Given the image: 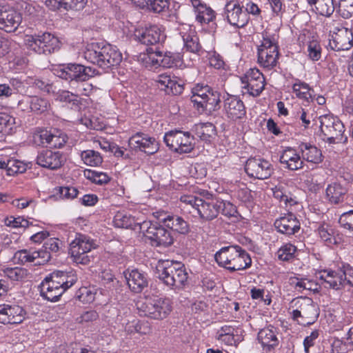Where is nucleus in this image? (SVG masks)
<instances>
[{"label":"nucleus","instance_id":"39","mask_svg":"<svg viewBox=\"0 0 353 353\" xmlns=\"http://www.w3.org/2000/svg\"><path fill=\"white\" fill-rule=\"evenodd\" d=\"M273 196L283 204V207H292L297 204L295 198L292 197V194L287 190L286 187L283 185H276L272 188Z\"/></svg>","mask_w":353,"mask_h":353},{"label":"nucleus","instance_id":"5","mask_svg":"<svg viewBox=\"0 0 353 353\" xmlns=\"http://www.w3.org/2000/svg\"><path fill=\"white\" fill-rule=\"evenodd\" d=\"M214 259L220 267L230 272L247 269L252 264L249 254L239 245L223 247L216 252Z\"/></svg>","mask_w":353,"mask_h":353},{"label":"nucleus","instance_id":"21","mask_svg":"<svg viewBox=\"0 0 353 353\" xmlns=\"http://www.w3.org/2000/svg\"><path fill=\"white\" fill-rule=\"evenodd\" d=\"M21 21L22 17L19 12L0 4V30L13 32L17 30Z\"/></svg>","mask_w":353,"mask_h":353},{"label":"nucleus","instance_id":"59","mask_svg":"<svg viewBox=\"0 0 353 353\" xmlns=\"http://www.w3.org/2000/svg\"><path fill=\"white\" fill-rule=\"evenodd\" d=\"M51 132L47 130H39L34 132L32 140L37 145H48Z\"/></svg>","mask_w":353,"mask_h":353},{"label":"nucleus","instance_id":"43","mask_svg":"<svg viewBox=\"0 0 353 353\" xmlns=\"http://www.w3.org/2000/svg\"><path fill=\"white\" fill-rule=\"evenodd\" d=\"M242 83L244 85L242 87L243 92L248 93L249 95L256 97H259L265 88V78L260 79L256 81H245L242 79Z\"/></svg>","mask_w":353,"mask_h":353},{"label":"nucleus","instance_id":"14","mask_svg":"<svg viewBox=\"0 0 353 353\" xmlns=\"http://www.w3.org/2000/svg\"><path fill=\"white\" fill-rule=\"evenodd\" d=\"M93 73L91 68L77 63L62 65L55 69V74L59 77L69 81H88Z\"/></svg>","mask_w":353,"mask_h":353},{"label":"nucleus","instance_id":"29","mask_svg":"<svg viewBox=\"0 0 353 353\" xmlns=\"http://www.w3.org/2000/svg\"><path fill=\"white\" fill-rule=\"evenodd\" d=\"M279 161L285 165V168L290 170H298L303 168L304 161L297 151L292 148H287L282 152Z\"/></svg>","mask_w":353,"mask_h":353},{"label":"nucleus","instance_id":"64","mask_svg":"<svg viewBox=\"0 0 353 353\" xmlns=\"http://www.w3.org/2000/svg\"><path fill=\"white\" fill-rule=\"evenodd\" d=\"M339 223L345 229L353 230V210L342 214L339 218Z\"/></svg>","mask_w":353,"mask_h":353},{"label":"nucleus","instance_id":"4","mask_svg":"<svg viewBox=\"0 0 353 353\" xmlns=\"http://www.w3.org/2000/svg\"><path fill=\"white\" fill-rule=\"evenodd\" d=\"M159 279L175 292L183 290L188 284V273L185 265L179 261H163L157 267Z\"/></svg>","mask_w":353,"mask_h":353},{"label":"nucleus","instance_id":"49","mask_svg":"<svg viewBox=\"0 0 353 353\" xmlns=\"http://www.w3.org/2000/svg\"><path fill=\"white\" fill-rule=\"evenodd\" d=\"M113 223L115 227L121 228H132L135 223L134 217L124 212H118L114 216Z\"/></svg>","mask_w":353,"mask_h":353},{"label":"nucleus","instance_id":"12","mask_svg":"<svg viewBox=\"0 0 353 353\" xmlns=\"http://www.w3.org/2000/svg\"><path fill=\"white\" fill-rule=\"evenodd\" d=\"M172 301L168 298L150 300L140 307L143 314L155 320L165 319L172 310Z\"/></svg>","mask_w":353,"mask_h":353},{"label":"nucleus","instance_id":"45","mask_svg":"<svg viewBox=\"0 0 353 353\" xmlns=\"http://www.w3.org/2000/svg\"><path fill=\"white\" fill-rule=\"evenodd\" d=\"M220 102V93L211 89L205 101H203V107L201 108L199 112H204L207 110L209 111L219 110L221 107Z\"/></svg>","mask_w":353,"mask_h":353},{"label":"nucleus","instance_id":"23","mask_svg":"<svg viewBox=\"0 0 353 353\" xmlns=\"http://www.w3.org/2000/svg\"><path fill=\"white\" fill-rule=\"evenodd\" d=\"M149 59L154 66L174 68L182 64V56L180 53L165 52L163 54L162 52L157 50L150 54Z\"/></svg>","mask_w":353,"mask_h":353},{"label":"nucleus","instance_id":"24","mask_svg":"<svg viewBox=\"0 0 353 353\" xmlns=\"http://www.w3.org/2000/svg\"><path fill=\"white\" fill-rule=\"evenodd\" d=\"M274 225L279 232L288 236L297 233L301 228L299 221L292 213H288L276 219Z\"/></svg>","mask_w":353,"mask_h":353},{"label":"nucleus","instance_id":"47","mask_svg":"<svg viewBox=\"0 0 353 353\" xmlns=\"http://www.w3.org/2000/svg\"><path fill=\"white\" fill-rule=\"evenodd\" d=\"M4 277L12 281H21L28 278V270L26 268L15 267L6 268L3 270Z\"/></svg>","mask_w":353,"mask_h":353},{"label":"nucleus","instance_id":"11","mask_svg":"<svg viewBox=\"0 0 353 353\" xmlns=\"http://www.w3.org/2000/svg\"><path fill=\"white\" fill-rule=\"evenodd\" d=\"M138 224L141 232L151 241L152 245L168 247L173 243L170 232L157 223L144 221Z\"/></svg>","mask_w":353,"mask_h":353},{"label":"nucleus","instance_id":"13","mask_svg":"<svg viewBox=\"0 0 353 353\" xmlns=\"http://www.w3.org/2000/svg\"><path fill=\"white\" fill-rule=\"evenodd\" d=\"M164 141L171 150L181 154L190 152L194 147V137L188 132L170 131L165 134Z\"/></svg>","mask_w":353,"mask_h":353},{"label":"nucleus","instance_id":"51","mask_svg":"<svg viewBox=\"0 0 353 353\" xmlns=\"http://www.w3.org/2000/svg\"><path fill=\"white\" fill-rule=\"evenodd\" d=\"M148 10L155 13H162L169 8V0H144Z\"/></svg>","mask_w":353,"mask_h":353},{"label":"nucleus","instance_id":"35","mask_svg":"<svg viewBox=\"0 0 353 353\" xmlns=\"http://www.w3.org/2000/svg\"><path fill=\"white\" fill-rule=\"evenodd\" d=\"M159 219L162 221L167 228L176 231L180 234H187L189 232V225L183 218L177 215H164L163 217H159Z\"/></svg>","mask_w":353,"mask_h":353},{"label":"nucleus","instance_id":"9","mask_svg":"<svg viewBox=\"0 0 353 353\" xmlns=\"http://www.w3.org/2000/svg\"><path fill=\"white\" fill-rule=\"evenodd\" d=\"M321 136L323 140L330 144L343 142L345 128L343 123L331 114H324L319 117Z\"/></svg>","mask_w":353,"mask_h":353},{"label":"nucleus","instance_id":"3","mask_svg":"<svg viewBox=\"0 0 353 353\" xmlns=\"http://www.w3.org/2000/svg\"><path fill=\"white\" fill-rule=\"evenodd\" d=\"M83 57L88 62L103 69L118 65L122 60L121 53L115 47L100 43L88 44Z\"/></svg>","mask_w":353,"mask_h":353},{"label":"nucleus","instance_id":"42","mask_svg":"<svg viewBox=\"0 0 353 353\" xmlns=\"http://www.w3.org/2000/svg\"><path fill=\"white\" fill-rule=\"evenodd\" d=\"M316 13L324 16L330 17L332 14L335 10L334 0H307Z\"/></svg>","mask_w":353,"mask_h":353},{"label":"nucleus","instance_id":"10","mask_svg":"<svg viewBox=\"0 0 353 353\" xmlns=\"http://www.w3.org/2000/svg\"><path fill=\"white\" fill-rule=\"evenodd\" d=\"M97 246L94 241L90 236L78 234L70 243V254L75 263L87 265L90 262V256L88 253Z\"/></svg>","mask_w":353,"mask_h":353},{"label":"nucleus","instance_id":"40","mask_svg":"<svg viewBox=\"0 0 353 353\" xmlns=\"http://www.w3.org/2000/svg\"><path fill=\"white\" fill-rule=\"evenodd\" d=\"M292 91L297 98L302 99L307 103L314 100V90L304 81L297 79L292 85Z\"/></svg>","mask_w":353,"mask_h":353},{"label":"nucleus","instance_id":"52","mask_svg":"<svg viewBox=\"0 0 353 353\" xmlns=\"http://www.w3.org/2000/svg\"><path fill=\"white\" fill-rule=\"evenodd\" d=\"M4 223L5 225L8 227L19 230V232L24 231L25 229L29 226V221L21 216L7 217L4 221Z\"/></svg>","mask_w":353,"mask_h":353},{"label":"nucleus","instance_id":"26","mask_svg":"<svg viewBox=\"0 0 353 353\" xmlns=\"http://www.w3.org/2000/svg\"><path fill=\"white\" fill-rule=\"evenodd\" d=\"M223 108L227 116L232 120L241 119L246 113L243 102L236 96L228 95L224 101Z\"/></svg>","mask_w":353,"mask_h":353},{"label":"nucleus","instance_id":"6","mask_svg":"<svg viewBox=\"0 0 353 353\" xmlns=\"http://www.w3.org/2000/svg\"><path fill=\"white\" fill-rule=\"evenodd\" d=\"M279 34L276 30L266 28L261 33V40L258 46V63L267 70L276 65L279 52L278 47Z\"/></svg>","mask_w":353,"mask_h":353},{"label":"nucleus","instance_id":"34","mask_svg":"<svg viewBox=\"0 0 353 353\" xmlns=\"http://www.w3.org/2000/svg\"><path fill=\"white\" fill-rule=\"evenodd\" d=\"M180 34L184 42V48L187 51L194 54H199L201 51V46L194 29L189 26L188 30L183 28Z\"/></svg>","mask_w":353,"mask_h":353},{"label":"nucleus","instance_id":"62","mask_svg":"<svg viewBox=\"0 0 353 353\" xmlns=\"http://www.w3.org/2000/svg\"><path fill=\"white\" fill-rule=\"evenodd\" d=\"M220 210H221L222 214L228 217H236L237 209L236 207L229 201H221Z\"/></svg>","mask_w":353,"mask_h":353},{"label":"nucleus","instance_id":"33","mask_svg":"<svg viewBox=\"0 0 353 353\" xmlns=\"http://www.w3.org/2000/svg\"><path fill=\"white\" fill-rule=\"evenodd\" d=\"M87 0H46L45 4L52 10H79L84 8Z\"/></svg>","mask_w":353,"mask_h":353},{"label":"nucleus","instance_id":"31","mask_svg":"<svg viewBox=\"0 0 353 353\" xmlns=\"http://www.w3.org/2000/svg\"><path fill=\"white\" fill-rule=\"evenodd\" d=\"M347 189L339 182H332L325 189V199L334 205L339 204L345 201Z\"/></svg>","mask_w":353,"mask_h":353},{"label":"nucleus","instance_id":"1","mask_svg":"<svg viewBox=\"0 0 353 353\" xmlns=\"http://www.w3.org/2000/svg\"><path fill=\"white\" fill-rule=\"evenodd\" d=\"M220 205L216 199H203L192 194H185L180 198L179 208L185 215L209 221L217 217L220 212Z\"/></svg>","mask_w":353,"mask_h":353},{"label":"nucleus","instance_id":"17","mask_svg":"<svg viewBox=\"0 0 353 353\" xmlns=\"http://www.w3.org/2000/svg\"><path fill=\"white\" fill-rule=\"evenodd\" d=\"M134 37L145 46L162 44L166 39L165 28L158 25H150L142 30H136Z\"/></svg>","mask_w":353,"mask_h":353},{"label":"nucleus","instance_id":"61","mask_svg":"<svg viewBox=\"0 0 353 353\" xmlns=\"http://www.w3.org/2000/svg\"><path fill=\"white\" fill-rule=\"evenodd\" d=\"M59 193L62 199L72 200L77 197L79 192L75 187L63 186L59 188Z\"/></svg>","mask_w":353,"mask_h":353},{"label":"nucleus","instance_id":"46","mask_svg":"<svg viewBox=\"0 0 353 353\" xmlns=\"http://www.w3.org/2000/svg\"><path fill=\"white\" fill-rule=\"evenodd\" d=\"M81 158L85 165L92 167L99 166L103 162V157L101 154L94 150L82 151Z\"/></svg>","mask_w":353,"mask_h":353},{"label":"nucleus","instance_id":"48","mask_svg":"<svg viewBox=\"0 0 353 353\" xmlns=\"http://www.w3.org/2000/svg\"><path fill=\"white\" fill-rule=\"evenodd\" d=\"M296 251V246L291 243H285L278 250V259L281 261L290 262L294 259Z\"/></svg>","mask_w":353,"mask_h":353},{"label":"nucleus","instance_id":"54","mask_svg":"<svg viewBox=\"0 0 353 353\" xmlns=\"http://www.w3.org/2000/svg\"><path fill=\"white\" fill-rule=\"evenodd\" d=\"M56 100L60 102L72 104V105L76 107H78L80 103L78 94H72L68 90L59 91L57 94Z\"/></svg>","mask_w":353,"mask_h":353},{"label":"nucleus","instance_id":"44","mask_svg":"<svg viewBox=\"0 0 353 353\" xmlns=\"http://www.w3.org/2000/svg\"><path fill=\"white\" fill-rule=\"evenodd\" d=\"M193 131L197 137L204 141H210V139L215 135V126L211 123H200L195 124Z\"/></svg>","mask_w":353,"mask_h":353},{"label":"nucleus","instance_id":"20","mask_svg":"<svg viewBox=\"0 0 353 353\" xmlns=\"http://www.w3.org/2000/svg\"><path fill=\"white\" fill-rule=\"evenodd\" d=\"M65 161L66 158L63 152L48 149L40 151L36 158L38 165L50 170L61 168Z\"/></svg>","mask_w":353,"mask_h":353},{"label":"nucleus","instance_id":"58","mask_svg":"<svg viewBox=\"0 0 353 353\" xmlns=\"http://www.w3.org/2000/svg\"><path fill=\"white\" fill-rule=\"evenodd\" d=\"M340 15L344 19H348L353 14V0H339Z\"/></svg>","mask_w":353,"mask_h":353},{"label":"nucleus","instance_id":"60","mask_svg":"<svg viewBox=\"0 0 353 353\" xmlns=\"http://www.w3.org/2000/svg\"><path fill=\"white\" fill-rule=\"evenodd\" d=\"M320 238L327 244H332L334 241L332 229L327 224H321L317 229Z\"/></svg>","mask_w":353,"mask_h":353},{"label":"nucleus","instance_id":"55","mask_svg":"<svg viewBox=\"0 0 353 353\" xmlns=\"http://www.w3.org/2000/svg\"><path fill=\"white\" fill-rule=\"evenodd\" d=\"M15 124V118L3 112H0V133H10Z\"/></svg>","mask_w":353,"mask_h":353},{"label":"nucleus","instance_id":"32","mask_svg":"<svg viewBox=\"0 0 353 353\" xmlns=\"http://www.w3.org/2000/svg\"><path fill=\"white\" fill-rule=\"evenodd\" d=\"M319 278L324 281L325 288H330L334 290L343 288L342 271L323 270L319 272Z\"/></svg>","mask_w":353,"mask_h":353},{"label":"nucleus","instance_id":"57","mask_svg":"<svg viewBox=\"0 0 353 353\" xmlns=\"http://www.w3.org/2000/svg\"><path fill=\"white\" fill-rule=\"evenodd\" d=\"M307 56L312 61H319L321 57V48L316 40L310 41L307 48Z\"/></svg>","mask_w":353,"mask_h":353},{"label":"nucleus","instance_id":"56","mask_svg":"<svg viewBox=\"0 0 353 353\" xmlns=\"http://www.w3.org/2000/svg\"><path fill=\"white\" fill-rule=\"evenodd\" d=\"M26 170V164L22 161L14 159H10L7 161V172L8 175L23 173Z\"/></svg>","mask_w":353,"mask_h":353},{"label":"nucleus","instance_id":"15","mask_svg":"<svg viewBox=\"0 0 353 353\" xmlns=\"http://www.w3.org/2000/svg\"><path fill=\"white\" fill-rule=\"evenodd\" d=\"M245 171L251 178L264 180L272 175L274 169L269 161L261 157H250L246 161Z\"/></svg>","mask_w":353,"mask_h":353},{"label":"nucleus","instance_id":"25","mask_svg":"<svg viewBox=\"0 0 353 353\" xmlns=\"http://www.w3.org/2000/svg\"><path fill=\"white\" fill-rule=\"evenodd\" d=\"M193 7L196 21L201 24L213 23L216 19V12L201 0H190Z\"/></svg>","mask_w":353,"mask_h":353},{"label":"nucleus","instance_id":"63","mask_svg":"<svg viewBox=\"0 0 353 353\" xmlns=\"http://www.w3.org/2000/svg\"><path fill=\"white\" fill-rule=\"evenodd\" d=\"M88 178L98 185L106 184L110 180L105 173L96 171H89Z\"/></svg>","mask_w":353,"mask_h":353},{"label":"nucleus","instance_id":"53","mask_svg":"<svg viewBox=\"0 0 353 353\" xmlns=\"http://www.w3.org/2000/svg\"><path fill=\"white\" fill-rule=\"evenodd\" d=\"M49 145L51 148H61L68 141V136L61 131L51 132L50 137Z\"/></svg>","mask_w":353,"mask_h":353},{"label":"nucleus","instance_id":"36","mask_svg":"<svg viewBox=\"0 0 353 353\" xmlns=\"http://www.w3.org/2000/svg\"><path fill=\"white\" fill-rule=\"evenodd\" d=\"M299 148L301 152L303 161L305 160L315 164H318L323 161L321 151L315 145L308 143H301Z\"/></svg>","mask_w":353,"mask_h":353},{"label":"nucleus","instance_id":"50","mask_svg":"<svg viewBox=\"0 0 353 353\" xmlns=\"http://www.w3.org/2000/svg\"><path fill=\"white\" fill-rule=\"evenodd\" d=\"M125 331L128 333H139L141 334H148L151 332V327L148 322H141L134 320L128 323L125 326Z\"/></svg>","mask_w":353,"mask_h":353},{"label":"nucleus","instance_id":"37","mask_svg":"<svg viewBox=\"0 0 353 353\" xmlns=\"http://www.w3.org/2000/svg\"><path fill=\"white\" fill-rule=\"evenodd\" d=\"M211 88L207 85L196 84L192 89V96L190 98L191 103L193 106L200 111L201 108L203 107V101H205L208 93L211 90Z\"/></svg>","mask_w":353,"mask_h":353},{"label":"nucleus","instance_id":"22","mask_svg":"<svg viewBox=\"0 0 353 353\" xmlns=\"http://www.w3.org/2000/svg\"><path fill=\"white\" fill-rule=\"evenodd\" d=\"M128 146L132 150H140L149 154H154L158 150L156 139L141 132L129 139Z\"/></svg>","mask_w":353,"mask_h":353},{"label":"nucleus","instance_id":"30","mask_svg":"<svg viewBox=\"0 0 353 353\" xmlns=\"http://www.w3.org/2000/svg\"><path fill=\"white\" fill-rule=\"evenodd\" d=\"M156 82L159 88L164 90L168 94L177 95L180 94L183 90V85L178 83L176 78L171 77L170 74L167 73L158 75Z\"/></svg>","mask_w":353,"mask_h":353},{"label":"nucleus","instance_id":"28","mask_svg":"<svg viewBox=\"0 0 353 353\" xmlns=\"http://www.w3.org/2000/svg\"><path fill=\"white\" fill-rule=\"evenodd\" d=\"M258 340L264 351L270 352L274 350L279 343L277 329L273 325L261 329L258 333Z\"/></svg>","mask_w":353,"mask_h":353},{"label":"nucleus","instance_id":"18","mask_svg":"<svg viewBox=\"0 0 353 353\" xmlns=\"http://www.w3.org/2000/svg\"><path fill=\"white\" fill-rule=\"evenodd\" d=\"M25 309L15 303L0 304V323L16 325L21 323L26 318Z\"/></svg>","mask_w":353,"mask_h":353},{"label":"nucleus","instance_id":"41","mask_svg":"<svg viewBox=\"0 0 353 353\" xmlns=\"http://www.w3.org/2000/svg\"><path fill=\"white\" fill-rule=\"evenodd\" d=\"M24 103L29 105L30 110L36 114H41L47 111L50 105L46 99L38 97H28L26 99L19 101V105H21Z\"/></svg>","mask_w":353,"mask_h":353},{"label":"nucleus","instance_id":"19","mask_svg":"<svg viewBox=\"0 0 353 353\" xmlns=\"http://www.w3.org/2000/svg\"><path fill=\"white\" fill-rule=\"evenodd\" d=\"M329 46L335 51L348 50L353 46L352 32L342 26L333 27Z\"/></svg>","mask_w":353,"mask_h":353},{"label":"nucleus","instance_id":"16","mask_svg":"<svg viewBox=\"0 0 353 353\" xmlns=\"http://www.w3.org/2000/svg\"><path fill=\"white\" fill-rule=\"evenodd\" d=\"M244 5L241 6L236 1H229L224 7V17L226 21L233 27L241 28L245 27L250 21V17L243 8Z\"/></svg>","mask_w":353,"mask_h":353},{"label":"nucleus","instance_id":"38","mask_svg":"<svg viewBox=\"0 0 353 353\" xmlns=\"http://www.w3.org/2000/svg\"><path fill=\"white\" fill-rule=\"evenodd\" d=\"M43 250H34L32 249H23L18 250L14 254V261L17 263H32L37 259L44 258Z\"/></svg>","mask_w":353,"mask_h":353},{"label":"nucleus","instance_id":"27","mask_svg":"<svg viewBox=\"0 0 353 353\" xmlns=\"http://www.w3.org/2000/svg\"><path fill=\"white\" fill-rule=\"evenodd\" d=\"M124 276L129 288L135 293H139L148 286V280L147 274L137 269L126 270Z\"/></svg>","mask_w":353,"mask_h":353},{"label":"nucleus","instance_id":"2","mask_svg":"<svg viewBox=\"0 0 353 353\" xmlns=\"http://www.w3.org/2000/svg\"><path fill=\"white\" fill-rule=\"evenodd\" d=\"M77 281V275L72 272L54 271L41 282V294L44 299L55 302Z\"/></svg>","mask_w":353,"mask_h":353},{"label":"nucleus","instance_id":"8","mask_svg":"<svg viewBox=\"0 0 353 353\" xmlns=\"http://www.w3.org/2000/svg\"><path fill=\"white\" fill-rule=\"evenodd\" d=\"M24 43L28 49L39 54H49L60 48L61 42L58 37L48 32L26 34Z\"/></svg>","mask_w":353,"mask_h":353},{"label":"nucleus","instance_id":"7","mask_svg":"<svg viewBox=\"0 0 353 353\" xmlns=\"http://www.w3.org/2000/svg\"><path fill=\"white\" fill-rule=\"evenodd\" d=\"M290 312L292 319L299 325L314 324L319 316V308L310 298L297 297L290 302Z\"/></svg>","mask_w":353,"mask_h":353}]
</instances>
